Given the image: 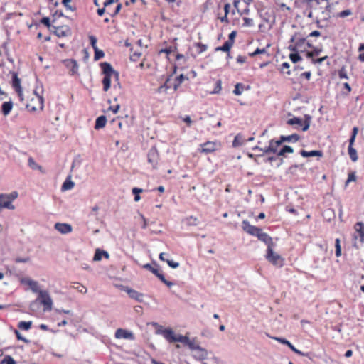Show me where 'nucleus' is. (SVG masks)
Here are the masks:
<instances>
[{"label":"nucleus","mask_w":364,"mask_h":364,"mask_svg":"<svg viewBox=\"0 0 364 364\" xmlns=\"http://www.w3.org/2000/svg\"><path fill=\"white\" fill-rule=\"evenodd\" d=\"M307 38L305 33L296 32L290 39L289 50L296 53H306L309 48H313L311 40Z\"/></svg>","instance_id":"obj_1"},{"label":"nucleus","mask_w":364,"mask_h":364,"mask_svg":"<svg viewBox=\"0 0 364 364\" xmlns=\"http://www.w3.org/2000/svg\"><path fill=\"white\" fill-rule=\"evenodd\" d=\"M100 68L104 75V77L102 82L103 85V90L105 92H107L111 86V78L112 77H114L117 79L119 77V74L113 69V68L109 63H101Z\"/></svg>","instance_id":"obj_2"},{"label":"nucleus","mask_w":364,"mask_h":364,"mask_svg":"<svg viewBox=\"0 0 364 364\" xmlns=\"http://www.w3.org/2000/svg\"><path fill=\"white\" fill-rule=\"evenodd\" d=\"M266 259L273 265L278 267H283L284 259L273 250V247L267 248Z\"/></svg>","instance_id":"obj_3"},{"label":"nucleus","mask_w":364,"mask_h":364,"mask_svg":"<svg viewBox=\"0 0 364 364\" xmlns=\"http://www.w3.org/2000/svg\"><path fill=\"white\" fill-rule=\"evenodd\" d=\"M36 301L43 305L44 311H50L52 309L53 301L47 291L43 290L40 291Z\"/></svg>","instance_id":"obj_4"},{"label":"nucleus","mask_w":364,"mask_h":364,"mask_svg":"<svg viewBox=\"0 0 364 364\" xmlns=\"http://www.w3.org/2000/svg\"><path fill=\"white\" fill-rule=\"evenodd\" d=\"M201 149H199V151L203 154H210L214 152L215 151L219 149L221 146V144L218 141H208L202 144H200Z\"/></svg>","instance_id":"obj_5"},{"label":"nucleus","mask_w":364,"mask_h":364,"mask_svg":"<svg viewBox=\"0 0 364 364\" xmlns=\"http://www.w3.org/2000/svg\"><path fill=\"white\" fill-rule=\"evenodd\" d=\"M147 161L148 163L151 164L154 169L157 168L159 161V154L157 149L155 146L151 147L147 154Z\"/></svg>","instance_id":"obj_6"},{"label":"nucleus","mask_w":364,"mask_h":364,"mask_svg":"<svg viewBox=\"0 0 364 364\" xmlns=\"http://www.w3.org/2000/svg\"><path fill=\"white\" fill-rule=\"evenodd\" d=\"M355 232L353 234V240L355 243L358 240L360 244L364 243V223L358 222L354 225Z\"/></svg>","instance_id":"obj_7"},{"label":"nucleus","mask_w":364,"mask_h":364,"mask_svg":"<svg viewBox=\"0 0 364 364\" xmlns=\"http://www.w3.org/2000/svg\"><path fill=\"white\" fill-rule=\"evenodd\" d=\"M12 87L17 92L19 100L23 101V90L21 85V79L18 77V74L15 72L12 73Z\"/></svg>","instance_id":"obj_8"},{"label":"nucleus","mask_w":364,"mask_h":364,"mask_svg":"<svg viewBox=\"0 0 364 364\" xmlns=\"http://www.w3.org/2000/svg\"><path fill=\"white\" fill-rule=\"evenodd\" d=\"M282 141L280 139L279 140H271L269 141V144L268 146L265 147L263 149L264 153H274L277 154L278 155V151H279V147L281 146L282 144Z\"/></svg>","instance_id":"obj_9"},{"label":"nucleus","mask_w":364,"mask_h":364,"mask_svg":"<svg viewBox=\"0 0 364 364\" xmlns=\"http://www.w3.org/2000/svg\"><path fill=\"white\" fill-rule=\"evenodd\" d=\"M287 123L290 125H295L296 128H301L302 131H306L309 128V122L303 120L299 117H293L287 121Z\"/></svg>","instance_id":"obj_10"},{"label":"nucleus","mask_w":364,"mask_h":364,"mask_svg":"<svg viewBox=\"0 0 364 364\" xmlns=\"http://www.w3.org/2000/svg\"><path fill=\"white\" fill-rule=\"evenodd\" d=\"M242 229L250 235L256 236L259 233L261 228L252 225L248 221H242Z\"/></svg>","instance_id":"obj_11"},{"label":"nucleus","mask_w":364,"mask_h":364,"mask_svg":"<svg viewBox=\"0 0 364 364\" xmlns=\"http://www.w3.org/2000/svg\"><path fill=\"white\" fill-rule=\"evenodd\" d=\"M114 336H115V338L117 339H122V338L129 339V340L134 339V334L132 332H130L126 329H123V328H118L115 331Z\"/></svg>","instance_id":"obj_12"},{"label":"nucleus","mask_w":364,"mask_h":364,"mask_svg":"<svg viewBox=\"0 0 364 364\" xmlns=\"http://www.w3.org/2000/svg\"><path fill=\"white\" fill-rule=\"evenodd\" d=\"M156 267H153L152 269H151V272H152L156 277H157L161 282H163L164 284H166L167 287H171L173 285V283L168 281L164 277L162 272L158 269L157 264H155Z\"/></svg>","instance_id":"obj_13"},{"label":"nucleus","mask_w":364,"mask_h":364,"mask_svg":"<svg viewBox=\"0 0 364 364\" xmlns=\"http://www.w3.org/2000/svg\"><path fill=\"white\" fill-rule=\"evenodd\" d=\"M156 267H153L152 269H151V272H152L156 277H157L161 282H163L164 284H166L167 287H171L173 285V283L168 281L164 277L162 272L158 269L157 264H155Z\"/></svg>","instance_id":"obj_14"},{"label":"nucleus","mask_w":364,"mask_h":364,"mask_svg":"<svg viewBox=\"0 0 364 364\" xmlns=\"http://www.w3.org/2000/svg\"><path fill=\"white\" fill-rule=\"evenodd\" d=\"M257 237L264 242L267 246V248L269 247H274V243L272 241V238L266 232H263L262 229L259 231V233L257 235Z\"/></svg>","instance_id":"obj_15"},{"label":"nucleus","mask_w":364,"mask_h":364,"mask_svg":"<svg viewBox=\"0 0 364 364\" xmlns=\"http://www.w3.org/2000/svg\"><path fill=\"white\" fill-rule=\"evenodd\" d=\"M224 14L223 16H220L219 21L221 23L228 24L230 23V20L228 18V14L230 12V2L227 1L224 4L223 7Z\"/></svg>","instance_id":"obj_16"},{"label":"nucleus","mask_w":364,"mask_h":364,"mask_svg":"<svg viewBox=\"0 0 364 364\" xmlns=\"http://www.w3.org/2000/svg\"><path fill=\"white\" fill-rule=\"evenodd\" d=\"M14 210V206L11 203V199L8 198L4 194H0V210L2 208Z\"/></svg>","instance_id":"obj_17"},{"label":"nucleus","mask_w":364,"mask_h":364,"mask_svg":"<svg viewBox=\"0 0 364 364\" xmlns=\"http://www.w3.org/2000/svg\"><path fill=\"white\" fill-rule=\"evenodd\" d=\"M21 282L28 284L32 291L34 293L39 294V292L42 291L40 289L38 283L36 281L32 280L31 279H23L21 280Z\"/></svg>","instance_id":"obj_18"},{"label":"nucleus","mask_w":364,"mask_h":364,"mask_svg":"<svg viewBox=\"0 0 364 364\" xmlns=\"http://www.w3.org/2000/svg\"><path fill=\"white\" fill-rule=\"evenodd\" d=\"M104 257L105 259H108L109 258V255L107 251L102 250L100 248H97L95 250V252L93 257V261L98 262L100 261Z\"/></svg>","instance_id":"obj_19"},{"label":"nucleus","mask_w":364,"mask_h":364,"mask_svg":"<svg viewBox=\"0 0 364 364\" xmlns=\"http://www.w3.org/2000/svg\"><path fill=\"white\" fill-rule=\"evenodd\" d=\"M193 353L194 358L198 360H203L208 356L207 350L201 347L198 348V350H195Z\"/></svg>","instance_id":"obj_20"},{"label":"nucleus","mask_w":364,"mask_h":364,"mask_svg":"<svg viewBox=\"0 0 364 364\" xmlns=\"http://www.w3.org/2000/svg\"><path fill=\"white\" fill-rule=\"evenodd\" d=\"M163 336L169 342L173 343L176 334L171 328H166L162 331Z\"/></svg>","instance_id":"obj_21"},{"label":"nucleus","mask_w":364,"mask_h":364,"mask_svg":"<svg viewBox=\"0 0 364 364\" xmlns=\"http://www.w3.org/2000/svg\"><path fill=\"white\" fill-rule=\"evenodd\" d=\"M54 34L56 35L58 37H63L65 36L68 29L65 28L63 26H53L51 29Z\"/></svg>","instance_id":"obj_22"},{"label":"nucleus","mask_w":364,"mask_h":364,"mask_svg":"<svg viewBox=\"0 0 364 364\" xmlns=\"http://www.w3.org/2000/svg\"><path fill=\"white\" fill-rule=\"evenodd\" d=\"M331 6L329 4H327L325 8L324 11H322V15L323 16L321 19L316 20V23L318 25L321 21H328L331 18L330 12H331Z\"/></svg>","instance_id":"obj_23"},{"label":"nucleus","mask_w":364,"mask_h":364,"mask_svg":"<svg viewBox=\"0 0 364 364\" xmlns=\"http://www.w3.org/2000/svg\"><path fill=\"white\" fill-rule=\"evenodd\" d=\"M127 294L130 298L135 299L137 301H142L143 294L134 290V289H128Z\"/></svg>","instance_id":"obj_24"},{"label":"nucleus","mask_w":364,"mask_h":364,"mask_svg":"<svg viewBox=\"0 0 364 364\" xmlns=\"http://www.w3.org/2000/svg\"><path fill=\"white\" fill-rule=\"evenodd\" d=\"M300 154L303 157H309V156L321 157L323 156V152L319 150H314V151H307L306 150H301Z\"/></svg>","instance_id":"obj_25"},{"label":"nucleus","mask_w":364,"mask_h":364,"mask_svg":"<svg viewBox=\"0 0 364 364\" xmlns=\"http://www.w3.org/2000/svg\"><path fill=\"white\" fill-rule=\"evenodd\" d=\"M13 108L12 101L4 102L1 105V112L4 116H7Z\"/></svg>","instance_id":"obj_26"},{"label":"nucleus","mask_w":364,"mask_h":364,"mask_svg":"<svg viewBox=\"0 0 364 364\" xmlns=\"http://www.w3.org/2000/svg\"><path fill=\"white\" fill-rule=\"evenodd\" d=\"M107 118L104 115L98 117L95 121V129H100L105 127Z\"/></svg>","instance_id":"obj_27"},{"label":"nucleus","mask_w":364,"mask_h":364,"mask_svg":"<svg viewBox=\"0 0 364 364\" xmlns=\"http://www.w3.org/2000/svg\"><path fill=\"white\" fill-rule=\"evenodd\" d=\"M188 80L183 74H181L179 76L174 79L173 91L176 92L180 85L184 82V80Z\"/></svg>","instance_id":"obj_28"},{"label":"nucleus","mask_w":364,"mask_h":364,"mask_svg":"<svg viewBox=\"0 0 364 364\" xmlns=\"http://www.w3.org/2000/svg\"><path fill=\"white\" fill-rule=\"evenodd\" d=\"M28 165L33 170H39L42 173L44 172L43 167L38 165L32 157L28 158Z\"/></svg>","instance_id":"obj_29"},{"label":"nucleus","mask_w":364,"mask_h":364,"mask_svg":"<svg viewBox=\"0 0 364 364\" xmlns=\"http://www.w3.org/2000/svg\"><path fill=\"white\" fill-rule=\"evenodd\" d=\"M312 48H313V50L311 51H309V50H308L307 52L306 53V56L308 58H312L315 56H318L322 52L321 48L313 46Z\"/></svg>","instance_id":"obj_30"},{"label":"nucleus","mask_w":364,"mask_h":364,"mask_svg":"<svg viewBox=\"0 0 364 364\" xmlns=\"http://www.w3.org/2000/svg\"><path fill=\"white\" fill-rule=\"evenodd\" d=\"M55 228L60 233L66 234L68 232V223H57L55 225Z\"/></svg>","instance_id":"obj_31"},{"label":"nucleus","mask_w":364,"mask_h":364,"mask_svg":"<svg viewBox=\"0 0 364 364\" xmlns=\"http://www.w3.org/2000/svg\"><path fill=\"white\" fill-rule=\"evenodd\" d=\"M186 346H187L191 350H193V353L200 347L196 339L191 340L189 338L186 343Z\"/></svg>","instance_id":"obj_32"},{"label":"nucleus","mask_w":364,"mask_h":364,"mask_svg":"<svg viewBox=\"0 0 364 364\" xmlns=\"http://www.w3.org/2000/svg\"><path fill=\"white\" fill-rule=\"evenodd\" d=\"M348 153L352 161L355 162L358 161V156L357 154V151L355 149L353 148V146H348Z\"/></svg>","instance_id":"obj_33"},{"label":"nucleus","mask_w":364,"mask_h":364,"mask_svg":"<svg viewBox=\"0 0 364 364\" xmlns=\"http://www.w3.org/2000/svg\"><path fill=\"white\" fill-rule=\"evenodd\" d=\"M294 152L293 149L289 146H282L279 151H278L279 156H286L287 154H291Z\"/></svg>","instance_id":"obj_34"},{"label":"nucleus","mask_w":364,"mask_h":364,"mask_svg":"<svg viewBox=\"0 0 364 364\" xmlns=\"http://www.w3.org/2000/svg\"><path fill=\"white\" fill-rule=\"evenodd\" d=\"M280 138H281L282 142H284V141H297L300 139V136L296 134H291L289 136H282Z\"/></svg>","instance_id":"obj_35"},{"label":"nucleus","mask_w":364,"mask_h":364,"mask_svg":"<svg viewBox=\"0 0 364 364\" xmlns=\"http://www.w3.org/2000/svg\"><path fill=\"white\" fill-rule=\"evenodd\" d=\"M31 326H32L31 321H21L18 322V328L19 329L23 330V331H28L31 328Z\"/></svg>","instance_id":"obj_36"},{"label":"nucleus","mask_w":364,"mask_h":364,"mask_svg":"<svg viewBox=\"0 0 364 364\" xmlns=\"http://www.w3.org/2000/svg\"><path fill=\"white\" fill-rule=\"evenodd\" d=\"M74 289H76L78 292L82 294H85L87 292V288L78 282H73V285L70 287Z\"/></svg>","instance_id":"obj_37"},{"label":"nucleus","mask_w":364,"mask_h":364,"mask_svg":"<svg viewBox=\"0 0 364 364\" xmlns=\"http://www.w3.org/2000/svg\"><path fill=\"white\" fill-rule=\"evenodd\" d=\"M305 1L311 9H316V6L319 5L321 1H328V0H305Z\"/></svg>","instance_id":"obj_38"},{"label":"nucleus","mask_w":364,"mask_h":364,"mask_svg":"<svg viewBox=\"0 0 364 364\" xmlns=\"http://www.w3.org/2000/svg\"><path fill=\"white\" fill-rule=\"evenodd\" d=\"M232 47L230 43L225 41L222 46L217 47L215 51L229 52Z\"/></svg>","instance_id":"obj_39"},{"label":"nucleus","mask_w":364,"mask_h":364,"mask_svg":"<svg viewBox=\"0 0 364 364\" xmlns=\"http://www.w3.org/2000/svg\"><path fill=\"white\" fill-rule=\"evenodd\" d=\"M277 341H280L283 344H286L290 349L297 353H301L299 350H298L289 341L284 338H276Z\"/></svg>","instance_id":"obj_40"},{"label":"nucleus","mask_w":364,"mask_h":364,"mask_svg":"<svg viewBox=\"0 0 364 364\" xmlns=\"http://www.w3.org/2000/svg\"><path fill=\"white\" fill-rule=\"evenodd\" d=\"M172 75H169L166 81L164 82V83L163 84L166 87V89H173V85H174V81H173V79H172Z\"/></svg>","instance_id":"obj_41"},{"label":"nucleus","mask_w":364,"mask_h":364,"mask_svg":"<svg viewBox=\"0 0 364 364\" xmlns=\"http://www.w3.org/2000/svg\"><path fill=\"white\" fill-rule=\"evenodd\" d=\"M245 86L242 83H237L235 86L233 93L235 95H240L244 91Z\"/></svg>","instance_id":"obj_42"},{"label":"nucleus","mask_w":364,"mask_h":364,"mask_svg":"<svg viewBox=\"0 0 364 364\" xmlns=\"http://www.w3.org/2000/svg\"><path fill=\"white\" fill-rule=\"evenodd\" d=\"M240 3V0H232V4L234 6V9L232 10L231 13L232 15L235 14V12L238 13L240 16H242V13H240V9H239V4Z\"/></svg>","instance_id":"obj_43"},{"label":"nucleus","mask_w":364,"mask_h":364,"mask_svg":"<svg viewBox=\"0 0 364 364\" xmlns=\"http://www.w3.org/2000/svg\"><path fill=\"white\" fill-rule=\"evenodd\" d=\"M188 337L186 336L176 334L174 342H181L186 346V343L188 341Z\"/></svg>","instance_id":"obj_44"},{"label":"nucleus","mask_w":364,"mask_h":364,"mask_svg":"<svg viewBox=\"0 0 364 364\" xmlns=\"http://www.w3.org/2000/svg\"><path fill=\"white\" fill-rule=\"evenodd\" d=\"M142 192L143 189L141 188L136 187L132 188V193L134 195V201L138 202L141 199L139 193Z\"/></svg>","instance_id":"obj_45"},{"label":"nucleus","mask_w":364,"mask_h":364,"mask_svg":"<svg viewBox=\"0 0 364 364\" xmlns=\"http://www.w3.org/2000/svg\"><path fill=\"white\" fill-rule=\"evenodd\" d=\"M0 364H16L15 360L10 355H6L0 360Z\"/></svg>","instance_id":"obj_46"},{"label":"nucleus","mask_w":364,"mask_h":364,"mask_svg":"<svg viewBox=\"0 0 364 364\" xmlns=\"http://www.w3.org/2000/svg\"><path fill=\"white\" fill-rule=\"evenodd\" d=\"M341 241L339 238H336L335 240V247H336V256L339 257L341 255Z\"/></svg>","instance_id":"obj_47"},{"label":"nucleus","mask_w":364,"mask_h":364,"mask_svg":"<svg viewBox=\"0 0 364 364\" xmlns=\"http://www.w3.org/2000/svg\"><path fill=\"white\" fill-rule=\"evenodd\" d=\"M195 46L197 48V52L198 53L200 54L205 51L207 50V46L205 44H203L202 43H196Z\"/></svg>","instance_id":"obj_48"},{"label":"nucleus","mask_w":364,"mask_h":364,"mask_svg":"<svg viewBox=\"0 0 364 364\" xmlns=\"http://www.w3.org/2000/svg\"><path fill=\"white\" fill-rule=\"evenodd\" d=\"M254 21L252 18H248V17H244L243 18V27H252L254 26Z\"/></svg>","instance_id":"obj_49"},{"label":"nucleus","mask_w":364,"mask_h":364,"mask_svg":"<svg viewBox=\"0 0 364 364\" xmlns=\"http://www.w3.org/2000/svg\"><path fill=\"white\" fill-rule=\"evenodd\" d=\"M122 4L119 3L117 5L116 9L113 11H110L109 9H107V14H109L112 17H114L116 15L119 14L122 9Z\"/></svg>","instance_id":"obj_50"},{"label":"nucleus","mask_w":364,"mask_h":364,"mask_svg":"<svg viewBox=\"0 0 364 364\" xmlns=\"http://www.w3.org/2000/svg\"><path fill=\"white\" fill-rule=\"evenodd\" d=\"M289 58L292 63H296L301 60V57L299 55V53L294 52L289 55Z\"/></svg>","instance_id":"obj_51"},{"label":"nucleus","mask_w":364,"mask_h":364,"mask_svg":"<svg viewBox=\"0 0 364 364\" xmlns=\"http://www.w3.org/2000/svg\"><path fill=\"white\" fill-rule=\"evenodd\" d=\"M358 51L360 52V54L358 55V60L360 62L364 63V43L360 44Z\"/></svg>","instance_id":"obj_52"},{"label":"nucleus","mask_w":364,"mask_h":364,"mask_svg":"<svg viewBox=\"0 0 364 364\" xmlns=\"http://www.w3.org/2000/svg\"><path fill=\"white\" fill-rule=\"evenodd\" d=\"M351 14L352 11L350 9H346L338 13L337 16L339 18H345L346 16H350Z\"/></svg>","instance_id":"obj_53"},{"label":"nucleus","mask_w":364,"mask_h":364,"mask_svg":"<svg viewBox=\"0 0 364 364\" xmlns=\"http://www.w3.org/2000/svg\"><path fill=\"white\" fill-rule=\"evenodd\" d=\"M14 333L16 334L18 340H21L28 344L30 343L31 341L28 339L23 337L18 330H15Z\"/></svg>","instance_id":"obj_54"},{"label":"nucleus","mask_w":364,"mask_h":364,"mask_svg":"<svg viewBox=\"0 0 364 364\" xmlns=\"http://www.w3.org/2000/svg\"><path fill=\"white\" fill-rule=\"evenodd\" d=\"M168 90L169 89H166V87L164 85H161L156 90V92L158 94H161V95H165L168 94Z\"/></svg>","instance_id":"obj_55"},{"label":"nucleus","mask_w":364,"mask_h":364,"mask_svg":"<svg viewBox=\"0 0 364 364\" xmlns=\"http://www.w3.org/2000/svg\"><path fill=\"white\" fill-rule=\"evenodd\" d=\"M95 50V60H97L102 58L104 57L105 55V53L102 50H98V48H97V50Z\"/></svg>","instance_id":"obj_56"},{"label":"nucleus","mask_w":364,"mask_h":364,"mask_svg":"<svg viewBox=\"0 0 364 364\" xmlns=\"http://www.w3.org/2000/svg\"><path fill=\"white\" fill-rule=\"evenodd\" d=\"M187 223L188 225H197L198 224V219L196 217L190 216L186 218Z\"/></svg>","instance_id":"obj_57"},{"label":"nucleus","mask_w":364,"mask_h":364,"mask_svg":"<svg viewBox=\"0 0 364 364\" xmlns=\"http://www.w3.org/2000/svg\"><path fill=\"white\" fill-rule=\"evenodd\" d=\"M90 45L92 46V48L94 50H97V38L94 36H89Z\"/></svg>","instance_id":"obj_58"},{"label":"nucleus","mask_w":364,"mask_h":364,"mask_svg":"<svg viewBox=\"0 0 364 364\" xmlns=\"http://www.w3.org/2000/svg\"><path fill=\"white\" fill-rule=\"evenodd\" d=\"M34 93L37 96V99H38V101L39 102L40 109H43V97L39 95V93L38 92L37 90H34Z\"/></svg>","instance_id":"obj_59"},{"label":"nucleus","mask_w":364,"mask_h":364,"mask_svg":"<svg viewBox=\"0 0 364 364\" xmlns=\"http://www.w3.org/2000/svg\"><path fill=\"white\" fill-rule=\"evenodd\" d=\"M237 35V32L235 31H232L228 36V40L227 41L228 43H230L232 46H233L235 42V38Z\"/></svg>","instance_id":"obj_60"},{"label":"nucleus","mask_w":364,"mask_h":364,"mask_svg":"<svg viewBox=\"0 0 364 364\" xmlns=\"http://www.w3.org/2000/svg\"><path fill=\"white\" fill-rule=\"evenodd\" d=\"M338 76L341 79H348V78L346 70L344 68H342L341 70H339Z\"/></svg>","instance_id":"obj_61"},{"label":"nucleus","mask_w":364,"mask_h":364,"mask_svg":"<svg viewBox=\"0 0 364 364\" xmlns=\"http://www.w3.org/2000/svg\"><path fill=\"white\" fill-rule=\"evenodd\" d=\"M41 22L44 24L45 26H46L49 29H52V26L50 25V18L48 17H44L41 20Z\"/></svg>","instance_id":"obj_62"},{"label":"nucleus","mask_w":364,"mask_h":364,"mask_svg":"<svg viewBox=\"0 0 364 364\" xmlns=\"http://www.w3.org/2000/svg\"><path fill=\"white\" fill-rule=\"evenodd\" d=\"M356 181V176L355 173L352 172L350 173L348 176V179L346 182V186H347L350 182L351 181Z\"/></svg>","instance_id":"obj_63"},{"label":"nucleus","mask_w":364,"mask_h":364,"mask_svg":"<svg viewBox=\"0 0 364 364\" xmlns=\"http://www.w3.org/2000/svg\"><path fill=\"white\" fill-rule=\"evenodd\" d=\"M166 262L168 264V265L173 269L178 268L179 267V263L174 262L173 260L167 259L166 260Z\"/></svg>","instance_id":"obj_64"}]
</instances>
